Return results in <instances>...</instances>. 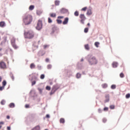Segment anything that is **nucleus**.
<instances>
[{"instance_id": "ddd939ff", "label": "nucleus", "mask_w": 130, "mask_h": 130, "mask_svg": "<svg viewBox=\"0 0 130 130\" xmlns=\"http://www.w3.org/2000/svg\"><path fill=\"white\" fill-rule=\"evenodd\" d=\"M92 14V11L91 9H89L87 10V15H88V16H90Z\"/></svg>"}, {"instance_id": "423d86ee", "label": "nucleus", "mask_w": 130, "mask_h": 130, "mask_svg": "<svg viewBox=\"0 0 130 130\" xmlns=\"http://www.w3.org/2000/svg\"><path fill=\"white\" fill-rule=\"evenodd\" d=\"M0 68L2 70H6L7 69V64L4 61H0Z\"/></svg>"}, {"instance_id": "bf43d9fd", "label": "nucleus", "mask_w": 130, "mask_h": 130, "mask_svg": "<svg viewBox=\"0 0 130 130\" xmlns=\"http://www.w3.org/2000/svg\"><path fill=\"white\" fill-rule=\"evenodd\" d=\"M0 82H2V77H0Z\"/></svg>"}, {"instance_id": "774afa93", "label": "nucleus", "mask_w": 130, "mask_h": 130, "mask_svg": "<svg viewBox=\"0 0 130 130\" xmlns=\"http://www.w3.org/2000/svg\"><path fill=\"white\" fill-rule=\"evenodd\" d=\"M45 130H48V129H45Z\"/></svg>"}, {"instance_id": "6e6d98bb", "label": "nucleus", "mask_w": 130, "mask_h": 130, "mask_svg": "<svg viewBox=\"0 0 130 130\" xmlns=\"http://www.w3.org/2000/svg\"><path fill=\"white\" fill-rule=\"evenodd\" d=\"M35 84H36V81H33V85H35Z\"/></svg>"}, {"instance_id": "dca6fc26", "label": "nucleus", "mask_w": 130, "mask_h": 130, "mask_svg": "<svg viewBox=\"0 0 130 130\" xmlns=\"http://www.w3.org/2000/svg\"><path fill=\"white\" fill-rule=\"evenodd\" d=\"M60 123L62 124H64L65 123V120L63 118H61L60 119Z\"/></svg>"}, {"instance_id": "72a5a7b5", "label": "nucleus", "mask_w": 130, "mask_h": 130, "mask_svg": "<svg viewBox=\"0 0 130 130\" xmlns=\"http://www.w3.org/2000/svg\"><path fill=\"white\" fill-rule=\"evenodd\" d=\"M129 98H130V94L127 93V94H126V99H128Z\"/></svg>"}, {"instance_id": "e2e57ef3", "label": "nucleus", "mask_w": 130, "mask_h": 130, "mask_svg": "<svg viewBox=\"0 0 130 130\" xmlns=\"http://www.w3.org/2000/svg\"><path fill=\"white\" fill-rule=\"evenodd\" d=\"M31 79V76L29 77V79Z\"/></svg>"}, {"instance_id": "49530a36", "label": "nucleus", "mask_w": 130, "mask_h": 130, "mask_svg": "<svg viewBox=\"0 0 130 130\" xmlns=\"http://www.w3.org/2000/svg\"><path fill=\"white\" fill-rule=\"evenodd\" d=\"M98 111H99V112L100 113H101L102 112V110L101 109H99L98 110Z\"/></svg>"}, {"instance_id": "393cba45", "label": "nucleus", "mask_w": 130, "mask_h": 130, "mask_svg": "<svg viewBox=\"0 0 130 130\" xmlns=\"http://www.w3.org/2000/svg\"><path fill=\"white\" fill-rule=\"evenodd\" d=\"M81 75L80 73H77L76 75V77L77 79H79L81 77Z\"/></svg>"}, {"instance_id": "20e7f679", "label": "nucleus", "mask_w": 130, "mask_h": 130, "mask_svg": "<svg viewBox=\"0 0 130 130\" xmlns=\"http://www.w3.org/2000/svg\"><path fill=\"white\" fill-rule=\"evenodd\" d=\"M25 38H28V39H31L32 37H33V35H32V31H28V32H26L24 33Z\"/></svg>"}, {"instance_id": "0e129e2a", "label": "nucleus", "mask_w": 130, "mask_h": 130, "mask_svg": "<svg viewBox=\"0 0 130 130\" xmlns=\"http://www.w3.org/2000/svg\"><path fill=\"white\" fill-rule=\"evenodd\" d=\"M2 50V48H0V51Z\"/></svg>"}, {"instance_id": "2f4dec72", "label": "nucleus", "mask_w": 130, "mask_h": 130, "mask_svg": "<svg viewBox=\"0 0 130 130\" xmlns=\"http://www.w3.org/2000/svg\"><path fill=\"white\" fill-rule=\"evenodd\" d=\"M115 108V106L114 105H110V109L111 110L114 109Z\"/></svg>"}, {"instance_id": "a211bd4d", "label": "nucleus", "mask_w": 130, "mask_h": 130, "mask_svg": "<svg viewBox=\"0 0 130 130\" xmlns=\"http://www.w3.org/2000/svg\"><path fill=\"white\" fill-rule=\"evenodd\" d=\"M9 107H10V108H14V107H15V104L13 103H10L9 105Z\"/></svg>"}, {"instance_id": "2eb2a0df", "label": "nucleus", "mask_w": 130, "mask_h": 130, "mask_svg": "<svg viewBox=\"0 0 130 130\" xmlns=\"http://www.w3.org/2000/svg\"><path fill=\"white\" fill-rule=\"evenodd\" d=\"M56 14L55 13H50V17L51 18H55L56 17Z\"/></svg>"}, {"instance_id": "4468645a", "label": "nucleus", "mask_w": 130, "mask_h": 130, "mask_svg": "<svg viewBox=\"0 0 130 130\" xmlns=\"http://www.w3.org/2000/svg\"><path fill=\"white\" fill-rule=\"evenodd\" d=\"M54 4H55V5L56 6H59V4H60V1H59V0H55V1H54Z\"/></svg>"}, {"instance_id": "de8ad7c7", "label": "nucleus", "mask_w": 130, "mask_h": 130, "mask_svg": "<svg viewBox=\"0 0 130 130\" xmlns=\"http://www.w3.org/2000/svg\"><path fill=\"white\" fill-rule=\"evenodd\" d=\"M103 121L104 123H105L107 121V119H103Z\"/></svg>"}, {"instance_id": "c85d7f7f", "label": "nucleus", "mask_w": 130, "mask_h": 130, "mask_svg": "<svg viewBox=\"0 0 130 130\" xmlns=\"http://www.w3.org/2000/svg\"><path fill=\"white\" fill-rule=\"evenodd\" d=\"M74 15L76 17H78L79 16V12L78 11H76L74 13Z\"/></svg>"}, {"instance_id": "5701e85b", "label": "nucleus", "mask_w": 130, "mask_h": 130, "mask_svg": "<svg viewBox=\"0 0 130 130\" xmlns=\"http://www.w3.org/2000/svg\"><path fill=\"white\" fill-rule=\"evenodd\" d=\"M100 45V43L98 42H95L94 43V45L96 47H99V45Z\"/></svg>"}, {"instance_id": "473e14b6", "label": "nucleus", "mask_w": 130, "mask_h": 130, "mask_svg": "<svg viewBox=\"0 0 130 130\" xmlns=\"http://www.w3.org/2000/svg\"><path fill=\"white\" fill-rule=\"evenodd\" d=\"M120 77L121 78H123L124 77V74L123 73H121L120 74Z\"/></svg>"}, {"instance_id": "c9c22d12", "label": "nucleus", "mask_w": 130, "mask_h": 130, "mask_svg": "<svg viewBox=\"0 0 130 130\" xmlns=\"http://www.w3.org/2000/svg\"><path fill=\"white\" fill-rule=\"evenodd\" d=\"M56 21H57L58 24H61V22H62V21L61 20H59V19H57Z\"/></svg>"}, {"instance_id": "aec40b11", "label": "nucleus", "mask_w": 130, "mask_h": 130, "mask_svg": "<svg viewBox=\"0 0 130 130\" xmlns=\"http://www.w3.org/2000/svg\"><path fill=\"white\" fill-rule=\"evenodd\" d=\"M84 48H85V49H86V50H89V49H90L88 44L85 45L84 46Z\"/></svg>"}, {"instance_id": "9b49d317", "label": "nucleus", "mask_w": 130, "mask_h": 130, "mask_svg": "<svg viewBox=\"0 0 130 130\" xmlns=\"http://www.w3.org/2000/svg\"><path fill=\"white\" fill-rule=\"evenodd\" d=\"M105 98H106V100L105 101V102L107 103L109 102L110 101L109 94H106Z\"/></svg>"}, {"instance_id": "a18cd8bd", "label": "nucleus", "mask_w": 130, "mask_h": 130, "mask_svg": "<svg viewBox=\"0 0 130 130\" xmlns=\"http://www.w3.org/2000/svg\"><path fill=\"white\" fill-rule=\"evenodd\" d=\"M45 61H46V62H49V58H46Z\"/></svg>"}, {"instance_id": "6e6552de", "label": "nucleus", "mask_w": 130, "mask_h": 130, "mask_svg": "<svg viewBox=\"0 0 130 130\" xmlns=\"http://www.w3.org/2000/svg\"><path fill=\"white\" fill-rule=\"evenodd\" d=\"M69 22V18L68 17H66L64 18V21H63V25H66L67 24H68Z\"/></svg>"}, {"instance_id": "f3484780", "label": "nucleus", "mask_w": 130, "mask_h": 130, "mask_svg": "<svg viewBox=\"0 0 130 130\" xmlns=\"http://www.w3.org/2000/svg\"><path fill=\"white\" fill-rule=\"evenodd\" d=\"M34 130H40V126L37 125L35 127V128H34Z\"/></svg>"}, {"instance_id": "f8f14e48", "label": "nucleus", "mask_w": 130, "mask_h": 130, "mask_svg": "<svg viewBox=\"0 0 130 130\" xmlns=\"http://www.w3.org/2000/svg\"><path fill=\"white\" fill-rule=\"evenodd\" d=\"M12 45L14 49H17V48H18V46L16 45L15 42H12Z\"/></svg>"}, {"instance_id": "4be33fe9", "label": "nucleus", "mask_w": 130, "mask_h": 130, "mask_svg": "<svg viewBox=\"0 0 130 130\" xmlns=\"http://www.w3.org/2000/svg\"><path fill=\"white\" fill-rule=\"evenodd\" d=\"M48 22L49 23H51L52 22V20L50 17H48Z\"/></svg>"}, {"instance_id": "8fccbe9b", "label": "nucleus", "mask_w": 130, "mask_h": 130, "mask_svg": "<svg viewBox=\"0 0 130 130\" xmlns=\"http://www.w3.org/2000/svg\"><path fill=\"white\" fill-rule=\"evenodd\" d=\"M7 129H8V130H11V127L8 126V127H7Z\"/></svg>"}, {"instance_id": "603ef678", "label": "nucleus", "mask_w": 130, "mask_h": 130, "mask_svg": "<svg viewBox=\"0 0 130 130\" xmlns=\"http://www.w3.org/2000/svg\"><path fill=\"white\" fill-rule=\"evenodd\" d=\"M7 119H10V116L8 115L7 116Z\"/></svg>"}, {"instance_id": "7c9ffc66", "label": "nucleus", "mask_w": 130, "mask_h": 130, "mask_svg": "<svg viewBox=\"0 0 130 130\" xmlns=\"http://www.w3.org/2000/svg\"><path fill=\"white\" fill-rule=\"evenodd\" d=\"M5 103H6V101L5 100H2L1 102V104H2V105H5Z\"/></svg>"}, {"instance_id": "f257e3e1", "label": "nucleus", "mask_w": 130, "mask_h": 130, "mask_svg": "<svg viewBox=\"0 0 130 130\" xmlns=\"http://www.w3.org/2000/svg\"><path fill=\"white\" fill-rule=\"evenodd\" d=\"M88 62L90 65H95L98 63V60L95 56L90 55L88 56Z\"/></svg>"}, {"instance_id": "0eeeda50", "label": "nucleus", "mask_w": 130, "mask_h": 130, "mask_svg": "<svg viewBox=\"0 0 130 130\" xmlns=\"http://www.w3.org/2000/svg\"><path fill=\"white\" fill-rule=\"evenodd\" d=\"M80 18L81 19V22L82 24H84V21L86 19V17L84 14H80Z\"/></svg>"}, {"instance_id": "5fc2aeb1", "label": "nucleus", "mask_w": 130, "mask_h": 130, "mask_svg": "<svg viewBox=\"0 0 130 130\" xmlns=\"http://www.w3.org/2000/svg\"><path fill=\"white\" fill-rule=\"evenodd\" d=\"M87 25L88 26H90V23H87Z\"/></svg>"}, {"instance_id": "c03bdc74", "label": "nucleus", "mask_w": 130, "mask_h": 130, "mask_svg": "<svg viewBox=\"0 0 130 130\" xmlns=\"http://www.w3.org/2000/svg\"><path fill=\"white\" fill-rule=\"evenodd\" d=\"M50 115L49 114H47L46 115V118H50Z\"/></svg>"}, {"instance_id": "bb28decb", "label": "nucleus", "mask_w": 130, "mask_h": 130, "mask_svg": "<svg viewBox=\"0 0 130 130\" xmlns=\"http://www.w3.org/2000/svg\"><path fill=\"white\" fill-rule=\"evenodd\" d=\"M42 13V11L41 10H38L37 11V14L38 15H41V14Z\"/></svg>"}, {"instance_id": "6ab92c4d", "label": "nucleus", "mask_w": 130, "mask_h": 130, "mask_svg": "<svg viewBox=\"0 0 130 130\" xmlns=\"http://www.w3.org/2000/svg\"><path fill=\"white\" fill-rule=\"evenodd\" d=\"M5 23L4 21H2L0 22V27H4L5 25Z\"/></svg>"}, {"instance_id": "7ed1b4c3", "label": "nucleus", "mask_w": 130, "mask_h": 130, "mask_svg": "<svg viewBox=\"0 0 130 130\" xmlns=\"http://www.w3.org/2000/svg\"><path fill=\"white\" fill-rule=\"evenodd\" d=\"M59 88V86L58 84H55V85H54L53 87H52V90L50 92V94L52 95L53 94V93H54V92L57 90Z\"/></svg>"}, {"instance_id": "1a4fd4ad", "label": "nucleus", "mask_w": 130, "mask_h": 130, "mask_svg": "<svg viewBox=\"0 0 130 130\" xmlns=\"http://www.w3.org/2000/svg\"><path fill=\"white\" fill-rule=\"evenodd\" d=\"M118 63H117V62H116V61H114L112 63V66L114 68H116L118 66Z\"/></svg>"}, {"instance_id": "b1692460", "label": "nucleus", "mask_w": 130, "mask_h": 130, "mask_svg": "<svg viewBox=\"0 0 130 130\" xmlns=\"http://www.w3.org/2000/svg\"><path fill=\"white\" fill-rule=\"evenodd\" d=\"M102 87H103V88H106L108 87V85L106 83L103 84L102 85Z\"/></svg>"}, {"instance_id": "37998d69", "label": "nucleus", "mask_w": 130, "mask_h": 130, "mask_svg": "<svg viewBox=\"0 0 130 130\" xmlns=\"http://www.w3.org/2000/svg\"><path fill=\"white\" fill-rule=\"evenodd\" d=\"M64 18V17L63 16H58V19H63Z\"/></svg>"}, {"instance_id": "f704fd0d", "label": "nucleus", "mask_w": 130, "mask_h": 130, "mask_svg": "<svg viewBox=\"0 0 130 130\" xmlns=\"http://www.w3.org/2000/svg\"><path fill=\"white\" fill-rule=\"evenodd\" d=\"M51 87L50 86H46V89L47 90H51Z\"/></svg>"}, {"instance_id": "412c9836", "label": "nucleus", "mask_w": 130, "mask_h": 130, "mask_svg": "<svg viewBox=\"0 0 130 130\" xmlns=\"http://www.w3.org/2000/svg\"><path fill=\"white\" fill-rule=\"evenodd\" d=\"M52 66L51 65V64H49L48 65H47V69L50 70L52 69Z\"/></svg>"}, {"instance_id": "4d7b16f0", "label": "nucleus", "mask_w": 130, "mask_h": 130, "mask_svg": "<svg viewBox=\"0 0 130 130\" xmlns=\"http://www.w3.org/2000/svg\"><path fill=\"white\" fill-rule=\"evenodd\" d=\"M50 85H53V82H50Z\"/></svg>"}, {"instance_id": "39448f33", "label": "nucleus", "mask_w": 130, "mask_h": 130, "mask_svg": "<svg viewBox=\"0 0 130 130\" xmlns=\"http://www.w3.org/2000/svg\"><path fill=\"white\" fill-rule=\"evenodd\" d=\"M43 27V23H42V21L41 20H39L37 25L36 26V29L40 30Z\"/></svg>"}, {"instance_id": "4c0bfd02", "label": "nucleus", "mask_w": 130, "mask_h": 130, "mask_svg": "<svg viewBox=\"0 0 130 130\" xmlns=\"http://www.w3.org/2000/svg\"><path fill=\"white\" fill-rule=\"evenodd\" d=\"M109 110V108H107V107H105L104 108V111H108Z\"/></svg>"}, {"instance_id": "338daca9", "label": "nucleus", "mask_w": 130, "mask_h": 130, "mask_svg": "<svg viewBox=\"0 0 130 130\" xmlns=\"http://www.w3.org/2000/svg\"><path fill=\"white\" fill-rule=\"evenodd\" d=\"M32 79H33V78H32V77H31V80H32Z\"/></svg>"}, {"instance_id": "a878e982", "label": "nucleus", "mask_w": 130, "mask_h": 130, "mask_svg": "<svg viewBox=\"0 0 130 130\" xmlns=\"http://www.w3.org/2000/svg\"><path fill=\"white\" fill-rule=\"evenodd\" d=\"M111 88L112 89H114L116 88V85H115V84H113L111 85Z\"/></svg>"}, {"instance_id": "9d476101", "label": "nucleus", "mask_w": 130, "mask_h": 130, "mask_svg": "<svg viewBox=\"0 0 130 130\" xmlns=\"http://www.w3.org/2000/svg\"><path fill=\"white\" fill-rule=\"evenodd\" d=\"M60 12L61 14H66V13L68 12V10L62 8L61 10H60Z\"/></svg>"}, {"instance_id": "ea45409f", "label": "nucleus", "mask_w": 130, "mask_h": 130, "mask_svg": "<svg viewBox=\"0 0 130 130\" xmlns=\"http://www.w3.org/2000/svg\"><path fill=\"white\" fill-rule=\"evenodd\" d=\"M25 107L26 108H30V105H28V104H26V105H25Z\"/></svg>"}, {"instance_id": "79ce46f5", "label": "nucleus", "mask_w": 130, "mask_h": 130, "mask_svg": "<svg viewBox=\"0 0 130 130\" xmlns=\"http://www.w3.org/2000/svg\"><path fill=\"white\" fill-rule=\"evenodd\" d=\"M87 7H84L82 9V11H85L86 10H87Z\"/></svg>"}, {"instance_id": "69168bd1", "label": "nucleus", "mask_w": 130, "mask_h": 130, "mask_svg": "<svg viewBox=\"0 0 130 130\" xmlns=\"http://www.w3.org/2000/svg\"><path fill=\"white\" fill-rule=\"evenodd\" d=\"M81 61H83V59H82Z\"/></svg>"}, {"instance_id": "f03ea898", "label": "nucleus", "mask_w": 130, "mask_h": 130, "mask_svg": "<svg viewBox=\"0 0 130 130\" xmlns=\"http://www.w3.org/2000/svg\"><path fill=\"white\" fill-rule=\"evenodd\" d=\"M31 22H32V16L30 15L25 16L23 18V22L25 25H29L31 24Z\"/></svg>"}, {"instance_id": "13d9d810", "label": "nucleus", "mask_w": 130, "mask_h": 130, "mask_svg": "<svg viewBox=\"0 0 130 130\" xmlns=\"http://www.w3.org/2000/svg\"><path fill=\"white\" fill-rule=\"evenodd\" d=\"M0 124H4V122H0Z\"/></svg>"}, {"instance_id": "09e8293b", "label": "nucleus", "mask_w": 130, "mask_h": 130, "mask_svg": "<svg viewBox=\"0 0 130 130\" xmlns=\"http://www.w3.org/2000/svg\"><path fill=\"white\" fill-rule=\"evenodd\" d=\"M30 69H33V63H31V64H30Z\"/></svg>"}, {"instance_id": "680f3d73", "label": "nucleus", "mask_w": 130, "mask_h": 130, "mask_svg": "<svg viewBox=\"0 0 130 130\" xmlns=\"http://www.w3.org/2000/svg\"><path fill=\"white\" fill-rule=\"evenodd\" d=\"M2 126L0 125V129L2 128Z\"/></svg>"}, {"instance_id": "052dcab7", "label": "nucleus", "mask_w": 130, "mask_h": 130, "mask_svg": "<svg viewBox=\"0 0 130 130\" xmlns=\"http://www.w3.org/2000/svg\"><path fill=\"white\" fill-rule=\"evenodd\" d=\"M31 85H33V81H31Z\"/></svg>"}, {"instance_id": "3c124183", "label": "nucleus", "mask_w": 130, "mask_h": 130, "mask_svg": "<svg viewBox=\"0 0 130 130\" xmlns=\"http://www.w3.org/2000/svg\"><path fill=\"white\" fill-rule=\"evenodd\" d=\"M48 47V46H47V45H45L44 46V48L45 49Z\"/></svg>"}, {"instance_id": "864d4df0", "label": "nucleus", "mask_w": 130, "mask_h": 130, "mask_svg": "<svg viewBox=\"0 0 130 130\" xmlns=\"http://www.w3.org/2000/svg\"><path fill=\"white\" fill-rule=\"evenodd\" d=\"M11 79L14 80V76H11Z\"/></svg>"}, {"instance_id": "58836bf2", "label": "nucleus", "mask_w": 130, "mask_h": 130, "mask_svg": "<svg viewBox=\"0 0 130 130\" xmlns=\"http://www.w3.org/2000/svg\"><path fill=\"white\" fill-rule=\"evenodd\" d=\"M29 10L30 11H32V10H33V5H31L29 8Z\"/></svg>"}, {"instance_id": "c756f323", "label": "nucleus", "mask_w": 130, "mask_h": 130, "mask_svg": "<svg viewBox=\"0 0 130 130\" xmlns=\"http://www.w3.org/2000/svg\"><path fill=\"white\" fill-rule=\"evenodd\" d=\"M3 87H5V86L7 85V81H6V80H4L3 81Z\"/></svg>"}, {"instance_id": "cd10ccee", "label": "nucleus", "mask_w": 130, "mask_h": 130, "mask_svg": "<svg viewBox=\"0 0 130 130\" xmlns=\"http://www.w3.org/2000/svg\"><path fill=\"white\" fill-rule=\"evenodd\" d=\"M40 78H41V79H42V80L44 79V78H45V75H44V74H42V75H41V76H40Z\"/></svg>"}, {"instance_id": "a19ab883", "label": "nucleus", "mask_w": 130, "mask_h": 130, "mask_svg": "<svg viewBox=\"0 0 130 130\" xmlns=\"http://www.w3.org/2000/svg\"><path fill=\"white\" fill-rule=\"evenodd\" d=\"M5 89V86H0V91H3Z\"/></svg>"}, {"instance_id": "e433bc0d", "label": "nucleus", "mask_w": 130, "mask_h": 130, "mask_svg": "<svg viewBox=\"0 0 130 130\" xmlns=\"http://www.w3.org/2000/svg\"><path fill=\"white\" fill-rule=\"evenodd\" d=\"M88 30H89V28H84V32L87 33V32H88Z\"/></svg>"}]
</instances>
